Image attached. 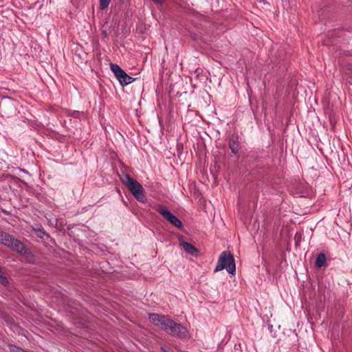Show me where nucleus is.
<instances>
[{"mask_svg":"<svg viewBox=\"0 0 352 352\" xmlns=\"http://www.w3.org/2000/svg\"><path fill=\"white\" fill-rule=\"evenodd\" d=\"M120 179L138 201L141 203L146 202V197L144 195V188L137 180L124 173L120 175Z\"/></svg>","mask_w":352,"mask_h":352,"instance_id":"1","label":"nucleus"},{"mask_svg":"<svg viewBox=\"0 0 352 352\" xmlns=\"http://www.w3.org/2000/svg\"><path fill=\"white\" fill-rule=\"evenodd\" d=\"M223 269L232 274H234L236 270L234 257L229 251H223L220 254L214 272H219Z\"/></svg>","mask_w":352,"mask_h":352,"instance_id":"3","label":"nucleus"},{"mask_svg":"<svg viewBox=\"0 0 352 352\" xmlns=\"http://www.w3.org/2000/svg\"><path fill=\"white\" fill-rule=\"evenodd\" d=\"M110 68L122 86L127 85L134 81V78L129 76L118 65L111 63Z\"/></svg>","mask_w":352,"mask_h":352,"instance_id":"5","label":"nucleus"},{"mask_svg":"<svg viewBox=\"0 0 352 352\" xmlns=\"http://www.w3.org/2000/svg\"><path fill=\"white\" fill-rule=\"evenodd\" d=\"M156 211L175 227L178 228H182L183 227L182 221L176 216L168 211L165 206L162 205L157 206Z\"/></svg>","mask_w":352,"mask_h":352,"instance_id":"6","label":"nucleus"},{"mask_svg":"<svg viewBox=\"0 0 352 352\" xmlns=\"http://www.w3.org/2000/svg\"><path fill=\"white\" fill-rule=\"evenodd\" d=\"M149 320L156 327L164 330H180L182 328L180 324L175 322L167 316L158 314H149Z\"/></svg>","mask_w":352,"mask_h":352,"instance_id":"2","label":"nucleus"},{"mask_svg":"<svg viewBox=\"0 0 352 352\" xmlns=\"http://www.w3.org/2000/svg\"><path fill=\"white\" fill-rule=\"evenodd\" d=\"M34 230L39 238L43 239L46 235V232L42 227L38 226L36 228H34Z\"/></svg>","mask_w":352,"mask_h":352,"instance_id":"10","label":"nucleus"},{"mask_svg":"<svg viewBox=\"0 0 352 352\" xmlns=\"http://www.w3.org/2000/svg\"><path fill=\"white\" fill-rule=\"evenodd\" d=\"M180 245L187 253H188L192 256L197 255L198 250L192 244H190L188 242H186V241H182L180 243Z\"/></svg>","mask_w":352,"mask_h":352,"instance_id":"8","label":"nucleus"},{"mask_svg":"<svg viewBox=\"0 0 352 352\" xmlns=\"http://www.w3.org/2000/svg\"><path fill=\"white\" fill-rule=\"evenodd\" d=\"M0 283L3 285H6L8 283V278L3 276L1 273V272L0 271Z\"/></svg>","mask_w":352,"mask_h":352,"instance_id":"12","label":"nucleus"},{"mask_svg":"<svg viewBox=\"0 0 352 352\" xmlns=\"http://www.w3.org/2000/svg\"><path fill=\"white\" fill-rule=\"evenodd\" d=\"M327 264L326 256L323 253H320L316 260V265L318 267H322L325 266Z\"/></svg>","mask_w":352,"mask_h":352,"instance_id":"9","label":"nucleus"},{"mask_svg":"<svg viewBox=\"0 0 352 352\" xmlns=\"http://www.w3.org/2000/svg\"><path fill=\"white\" fill-rule=\"evenodd\" d=\"M154 2L157 3H162L163 0H153Z\"/></svg>","mask_w":352,"mask_h":352,"instance_id":"13","label":"nucleus"},{"mask_svg":"<svg viewBox=\"0 0 352 352\" xmlns=\"http://www.w3.org/2000/svg\"><path fill=\"white\" fill-rule=\"evenodd\" d=\"M111 0H100V8L101 10L106 9L110 3Z\"/></svg>","mask_w":352,"mask_h":352,"instance_id":"11","label":"nucleus"},{"mask_svg":"<svg viewBox=\"0 0 352 352\" xmlns=\"http://www.w3.org/2000/svg\"><path fill=\"white\" fill-rule=\"evenodd\" d=\"M229 147L233 154H237L239 148V142L237 135H232L229 140Z\"/></svg>","mask_w":352,"mask_h":352,"instance_id":"7","label":"nucleus"},{"mask_svg":"<svg viewBox=\"0 0 352 352\" xmlns=\"http://www.w3.org/2000/svg\"><path fill=\"white\" fill-rule=\"evenodd\" d=\"M0 243L18 252H25V248L22 242L3 231H0Z\"/></svg>","mask_w":352,"mask_h":352,"instance_id":"4","label":"nucleus"}]
</instances>
